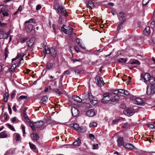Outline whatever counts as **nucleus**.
<instances>
[{
    "label": "nucleus",
    "instance_id": "nucleus-1",
    "mask_svg": "<svg viewBox=\"0 0 155 155\" xmlns=\"http://www.w3.org/2000/svg\"><path fill=\"white\" fill-rule=\"evenodd\" d=\"M54 7L55 9L57 10V12L58 13L61 14L65 16L68 15L66 10L63 6H60L58 3H56L55 4Z\"/></svg>",
    "mask_w": 155,
    "mask_h": 155
},
{
    "label": "nucleus",
    "instance_id": "nucleus-2",
    "mask_svg": "<svg viewBox=\"0 0 155 155\" xmlns=\"http://www.w3.org/2000/svg\"><path fill=\"white\" fill-rule=\"evenodd\" d=\"M112 94L107 93L104 95V97L101 100V101L104 103H107L111 100Z\"/></svg>",
    "mask_w": 155,
    "mask_h": 155
},
{
    "label": "nucleus",
    "instance_id": "nucleus-3",
    "mask_svg": "<svg viewBox=\"0 0 155 155\" xmlns=\"http://www.w3.org/2000/svg\"><path fill=\"white\" fill-rule=\"evenodd\" d=\"M82 101H86L87 102H88L90 100H92L93 98V96L91 93H88V94H84L82 95Z\"/></svg>",
    "mask_w": 155,
    "mask_h": 155
},
{
    "label": "nucleus",
    "instance_id": "nucleus-4",
    "mask_svg": "<svg viewBox=\"0 0 155 155\" xmlns=\"http://www.w3.org/2000/svg\"><path fill=\"white\" fill-rule=\"evenodd\" d=\"M96 84L99 86L101 87L102 85H104V83L103 80V78L97 76L95 78Z\"/></svg>",
    "mask_w": 155,
    "mask_h": 155
},
{
    "label": "nucleus",
    "instance_id": "nucleus-5",
    "mask_svg": "<svg viewBox=\"0 0 155 155\" xmlns=\"http://www.w3.org/2000/svg\"><path fill=\"white\" fill-rule=\"evenodd\" d=\"M134 110L132 109L128 108L123 111V113L126 116H130L134 113Z\"/></svg>",
    "mask_w": 155,
    "mask_h": 155
},
{
    "label": "nucleus",
    "instance_id": "nucleus-6",
    "mask_svg": "<svg viewBox=\"0 0 155 155\" xmlns=\"http://www.w3.org/2000/svg\"><path fill=\"white\" fill-rule=\"evenodd\" d=\"M141 77H142L145 82L146 83L149 81L150 78L151 77L150 75L148 73H145L144 74H142L141 75Z\"/></svg>",
    "mask_w": 155,
    "mask_h": 155
},
{
    "label": "nucleus",
    "instance_id": "nucleus-7",
    "mask_svg": "<svg viewBox=\"0 0 155 155\" xmlns=\"http://www.w3.org/2000/svg\"><path fill=\"white\" fill-rule=\"evenodd\" d=\"M147 93L148 95L153 94L155 93V86H152L150 88L147 87Z\"/></svg>",
    "mask_w": 155,
    "mask_h": 155
},
{
    "label": "nucleus",
    "instance_id": "nucleus-8",
    "mask_svg": "<svg viewBox=\"0 0 155 155\" xmlns=\"http://www.w3.org/2000/svg\"><path fill=\"white\" fill-rule=\"evenodd\" d=\"M117 146L118 147H120L125 145L124 141V138L123 137H119L117 140Z\"/></svg>",
    "mask_w": 155,
    "mask_h": 155
},
{
    "label": "nucleus",
    "instance_id": "nucleus-9",
    "mask_svg": "<svg viewBox=\"0 0 155 155\" xmlns=\"http://www.w3.org/2000/svg\"><path fill=\"white\" fill-rule=\"evenodd\" d=\"M31 138L33 141H37L39 139V135L36 133H32L30 135Z\"/></svg>",
    "mask_w": 155,
    "mask_h": 155
},
{
    "label": "nucleus",
    "instance_id": "nucleus-10",
    "mask_svg": "<svg viewBox=\"0 0 155 155\" xmlns=\"http://www.w3.org/2000/svg\"><path fill=\"white\" fill-rule=\"evenodd\" d=\"M71 112L72 115L74 117H76L79 114L78 110L75 107H72Z\"/></svg>",
    "mask_w": 155,
    "mask_h": 155
},
{
    "label": "nucleus",
    "instance_id": "nucleus-11",
    "mask_svg": "<svg viewBox=\"0 0 155 155\" xmlns=\"http://www.w3.org/2000/svg\"><path fill=\"white\" fill-rule=\"evenodd\" d=\"M14 139L16 141H20L21 137L20 134L18 133H15L13 135Z\"/></svg>",
    "mask_w": 155,
    "mask_h": 155
},
{
    "label": "nucleus",
    "instance_id": "nucleus-12",
    "mask_svg": "<svg viewBox=\"0 0 155 155\" xmlns=\"http://www.w3.org/2000/svg\"><path fill=\"white\" fill-rule=\"evenodd\" d=\"M35 39L34 38H31L27 42V45L28 47H31L35 42Z\"/></svg>",
    "mask_w": 155,
    "mask_h": 155
},
{
    "label": "nucleus",
    "instance_id": "nucleus-13",
    "mask_svg": "<svg viewBox=\"0 0 155 155\" xmlns=\"http://www.w3.org/2000/svg\"><path fill=\"white\" fill-rule=\"evenodd\" d=\"M95 114V111L93 109L90 110L87 112L86 114L90 117L93 116Z\"/></svg>",
    "mask_w": 155,
    "mask_h": 155
},
{
    "label": "nucleus",
    "instance_id": "nucleus-14",
    "mask_svg": "<svg viewBox=\"0 0 155 155\" xmlns=\"http://www.w3.org/2000/svg\"><path fill=\"white\" fill-rule=\"evenodd\" d=\"M135 103L137 105H143V101L140 98H137L135 100Z\"/></svg>",
    "mask_w": 155,
    "mask_h": 155
},
{
    "label": "nucleus",
    "instance_id": "nucleus-15",
    "mask_svg": "<svg viewBox=\"0 0 155 155\" xmlns=\"http://www.w3.org/2000/svg\"><path fill=\"white\" fill-rule=\"evenodd\" d=\"M44 124V122L42 121H39L35 122V126L36 128H40Z\"/></svg>",
    "mask_w": 155,
    "mask_h": 155
},
{
    "label": "nucleus",
    "instance_id": "nucleus-16",
    "mask_svg": "<svg viewBox=\"0 0 155 155\" xmlns=\"http://www.w3.org/2000/svg\"><path fill=\"white\" fill-rule=\"evenodd\" d=\"M94 2H93V0H88L87 4V7L92 9L94 7Z\"/></svg>",
    "mask_w": 155,
    "mask_h": 155
},
{
    "label": "nucleus",
    "instance_id": "nucleus-17",
    "mask_svg": "<svg viewBox=\"0 0 155 155\" xmlns=\"http://www.w3.org/2000/svg\"><path fill=\"white\" fill-rule=\"evenodd\" d=\"M26 30L27 32H30L33 29V26L32 25L29 24L26 27Z\"/></svg>",
    "mask_w": 155,
    "mask_h": 155
},
{
    "label": "nucleus",
    "instance_id": "nucleus-18",
    "mask_svg": "<svg viewBox=\"0 0 155 155\" xmlns=\"http://www.w3.org/2000/svg\"><path fill=\"white\" fill-rule=\"evenodd\" d=\"M70 126L76 130H78L80 129V127L77 124L75 123H72L70 124Z\"/></svg>",
    "mask_w": 155,
    "mask_h": 155
},
{
    "label": "nucleus",
    "instance_id": "nucleus-19",
    "mask_svg": "<svg viewBox=\"0 0 155 155\" xmlns=\"http://www.w3.org/2000/svg\"><path fill=\"white\" fill-rule=\"evenodd\" d=\"M143 33L146 35L147 36L149 35L150 34V28L148 26L146 27L143 31Z\"/></svg>",
    "mask_w": 155,
    "mask_h": 155
},
{
    "label": "nucleus",
    "instance_id": "nucleus-20",
    "mask_svg": "<svg viewBox=\"0 0 155 155\" xmlns=\"http://www.w3.org/2000/svg\"><path fill=\"white\" fill-rule=\"evenodd\" d=\"M124 146L126 148L130 149V150H133L134 148V146L131 143H128L126 144Z\"/></svg>",
    "mask_w": 155,
    "mask_h": 155
},
{
    "label": "nucleus",
    "instance_id": "nucleus-21",
    "mask_svg": "<svg viewBox=\"0 0 155 155\" xmlns=\"http://www.w3.org/2000/svg\"><path fill=\"white\" fill-rule=\"evenodd\" d=\"M73 99L74 101L77 103H81L82 101V100L78 96H74L73 97Z\"/></svg>",
    "mask_w": 155,
    "mask_h": 155
},
{
    "label": "nucleus",
    "instance_id": "nucleus-22",
    "mask_svg": "<svg viewBox=\"0 0 155 155\" xmlns=\"http://www.w3.org/2000/svg\"><path fill=\"white\" fill-rule=\"evenodd\" d=\"M81 144V141L79 138H78L73 143V144L75 146H80Z\"/></svg>",
    "mask_w": 155,
    "mask_h": 155
},
{
    "label": "nucleus",
    "instance_id": "nucleus-23",
    "mask_svg": "<svg viewBox=\"0 0 155 155\" xmlns=\"http://www.w3.org/2000/svg\"><path fill=\"white\" fill-rule=\"evenodd\" d=\"M9 35V32H7L4 33L2 35H0V39H6L8 38Z\"/></svg>",
    "mask_w": 155,
    "mask_h": 155
},
{
    "label": "nucleus",
    "instance_id": "nucleus-24",
    "mask_svg": "<svg viewBox=\"0 0 155 155\" xmlns=\"http://www.w3.org/2000/svg\"><path fill=\"white\" fill-rule=\"evenodd\" d=\"M48 97L46 96H43L41 99L40 102L41 104H45L48 100Z\"/></svg>",
    "mask_w": 155,
    "mask_h": 155
},
{
    "label": "nucleus",
    "instance_id": "nucleus-25",
    "mask_svg": "<svg viewBox=\"0 0 155 155\" xmlns=\"http://www.w3.org/2000/svg\"><path fill=\"white\" fill-rule=\"evenodd\" d=\"M15 153V151L14 150L12 149H10L7 150L6 152L5 155H7L9 154L12 155L14 154Z\"/></svg>",
    "mask_w": 155,
    "mask_h": 155
},
{
    "label": "nucleus",
    "instance_id": "nucleus-26",
    "mask_svg": "<svg viewBox=\"0 0 155 155\" xmlns=\"http://www.w3.org/2000/svg\"><path fill=\"white\" fill-rule=\"evenodd\" d=\"M51 55L54 57L55 58L56 56L57 53L55 49L53 48H51Z\"/></svg>",
    "mask_w": 155,
    "mask_h": 155
},
{
    "label": "nucleus",
    "instance_id": "nucleus-27",
    "mask_svg": "<svg viewBox=\"0 0 155 155\" xmlns=\"http://www.w3.org/2000/svg\"><path fill=\"white\" fill-rule=\"evenodd\" d=\"M129 62L130 64H140V62L137 60L133 59L130 60Z\"/></svg>",
    "mask_w": 155,
    "mask_h": 155
},
{
    "label": "nucleus",
    "instance_id": "nucleus-28",
    "mask_svg": "<svg viewBox=\"0 0 155 155\" xmlns=\"http://www.w3.org/2000/svg\"><path fill=\"white\" fill-rule=\"evenodd\" d=\"M92 100H90L89 101V102L90 103L93 105H95L97 103V101L94 99V97H93V98L92 99Z\"/></svg>",
    "mask_w": 155,
    "mask_h": 155
},
{
    "label": "nucleus",
    "instance_id": "nucleus-29",
    "mask_svg": "<svg viewBox=\"0 0 155 155\" xmlns=\"http://www.w3.org/2000/svg\"><path fill=\"white\" fill-rule=\"evenodd\" d=\"M7 134L5 132H2L0 133V138H6L7 137Z\"/></svg>",
    "mask_w": 155,
    "mask_h": 155
},
{
    "label": "nucleus",
    "instance_id": "nucleus-30",
    "mask_svg": "<svg viewBox=\"0 0 155 155\" xmlns=\"http://www.w3.org/2000/svg\"><path fill=\"white\" fill-rule=\"evenodd\" d=\"M36 22V21L35 19L34 18H31L29 19L28 21H26L25 23H35Z\"/></svg>",
    "mask_w": 155,
    "mask_h": 155
},
{
    "label": "nucleus",
    "instance_id": "nucleus-31",
    "mask_svg": "<svg viewBox=\"0 0 155 155\" xmlns=\"http://www.w3.org/2000/svg\"><path fill=\"white\" fill-rule=\"evenodd\" d=\"M119 20L121 21V23L124 24V22L125 21L126 18L124 15H121L120 18H119Z\"/></svg>",
    "mask_w": 155,
    "mask_h": 155
},
{
    "label": "nucleus",
    "instance_id": "nucleus-32",
    "mask_svg": "<svg viewBox=\"0 0 155 155\" xmlns=\"http://www.w3.org/2000/svg\"><path fill=\"white\" fill-rule=\"evenodd\" d=\"M149 81L152 85L154 84H155V78L153 77H151Z\"/></svg>",
    "mask_w": 155,
    "mask_h": 155
},
{
    "label": "nucleus",
    "instance_id": "nucleus-33",
    "mask_svg": "<svg viewBox=\"0 0 155 155\" xmlns=\"http://www.w3.org/2000/svg\"><path fill=\"white\" fill-rule=\"evenodd\" d=\"M97 124L94 122H93L90 123L89 125V127H97Z\"/></svg>",
    "mask_w": 155,
    "mask_h": 155
},
{
    "label": "nucleus",
    "instance_id": "nucleus-34",
    "mask_svg": "<svg viewBox=\"0 0 155 155\" xmlns=\"http://www.w3.org/2000/svg\"><path fill=\"white\" fill-rule=\"evenodd\" d=\"M73 29L71 26H69L68 28V32L70 33V34L72 35V34Z\"/></svg>",
    "mask_w": 155,
    "mask_h": 155
},
{
    "label": "nucleus",
    "instance_id": "nucleus-35",
    "mask_svg": "<svg viewBox=\"0 0 155 155\" xmlns=\"http://www.w3.org/2000/svg\"><path fill=\"white\" fill-rule=\"evenodd\" d=\"M53 66V64L51 63H48L47 65V68L48 69L50 70L52 68Z\"/></svg>",
    "mask_w": 155,
    "mask_h": 155
},
{
    "label": "nucleus",
    "instance_id": "nucleus-36",
    "mask_svg": "<svg viewBox=\"0 0 155 155\" xmlns=\"http://www.w3.org/2000/svg\"><path fill=\"white\" fill-rule=\"evenodd\" d=\"M29 146L30 148L32 149H35L36 148V146L34 144L31 143V142H29Z\"/></svg>",
    "mask_w": 155,
    "mask_h": 155
},
{
    "label": "nucleus",
    "instance_id": "nucleus-37",
    "mask_svg": "<svg viewBox=\"0 0 155 155\" xmlns=\"http://www.w3.org/2000/svg\"><path fill=\"white\" fill-rule=\"evenodd\" d=\"M6 125L9 128L13 131H15L16 130L14 127L9 124H7Z\"/></svg>",
    "mask_w": 155,
    "mask_h": 155
},
{
    "label": "nucleus",
    "instance_id": "nucleus-38",
    "mask_svg": "<svg viewBox=\"0 0 155 155\" xmlns=\"http://www.w3.org/2000/svg\"><path fill=\"white\" fill-rule=\"evenodd\" d=\"M3 116L4 118L5 121H6L8 120L9 117L8 116L7 113H4Z\"/></svg>",
    "mask_w": 155,
    "mask_h": 155
},
{
    "label": "nucleus",
    "instance_id": "nucleus-39",
    "mask_svg": "<svg viewBox=\"0 0 155 155\" xmlns=\"http://www.w3.org/2000/svg\"><path fill=\"white\" fill-rule=\"evenodd\" d=\"M65 26V25H62L61 27V30L65 34H67L68 31L67 29L65 28L64 27Z\"/></svg>",
    "mask_w": 155,
    "mask_h": 155
},
{
    "label": "nucleus",
    "instance_id": "nucleus-40",
    "mask_svg": "<svg viewBox=\"0 0 155 155\" xmlns=\"http://www.w3.org/2000/svg\"><path fill=\"white\" fill-rule=\"evenodd\" d=\"M28 97L25 95H21L18 98V101H20L22 100L27 99Z\"/></svg>",
    "mask_w": 155,
    "mask_h": 155
},
{
    "label": "nucleus",
    "instance_id": "nucleus-41",
    "mask_svg": "<svg viewBox=\"0 0 155 155\" xmlns=\"http://www.w3.org/2000/svg\"><path fill=\"white\" fill-rule=\"evenodd\" d=\"M117 60L119 62H122L124 63H125L127 61L126 59L122 58H119Z\"/></svg>",
    "mask_w": 155,
    "mask_h": 155
},
{
    "label": "nucleus",
    "instance_id": "nucleus-42",
    "mask_svg": "<svg viewBox=\"0 0 155 155\" xmlns=\"http://www.w3.org/2000/svg\"><path fill=\"white\" fill-rule=\"evenodd\" d=\"M9 53V52L8 51V49L7 48H6L5 49V59H6L7 57L8 56V54Z\"/></svg>",
    "mask_w": 155,
    "mask_h": 155
},
{
    "label": "nucleus",
    "instance_id": "nucleus-43",
    "mask_svg": "<svg viewBox=\"0 0 155 155\" xmlns=\"http://www.w3.org/2000/svg\"><path fill=\"white\" fill-rule=\"evenodd\" d=\"M8 12V10H6L5 12H3L2 13V16L5 17V16H8L9 14Z\"/></svg>",
    "mask_w": 155,
    "mask_h": 155
},
{
    "label": "nucleus",
    "instance_id": "nucleus-44",
    "mask_svg": "<svg viewBox=\"0 0 155 155\" xmlns=\"http://www.w3.org/2000/svg\"><path fill=\"white\" fill-rule=\"evenodd\" d=\"M9 97V94L8 93H6L5 94V96L4 99V101H6Z\"/></svg>",
    "mask_w": 155,
    "mask_h": 155
},
{
    "label": "nucleus",
    "instance_id": "nucleus-45",
    "mask_svg": "<svg viewBox=\"0 0 155 155\" xmlns=\"http://www.w3.org/2000/svg\"><path fill=\"white\" fill-rule=\"evenodd\" d=\"M45 52L46 53V54H51V48H49L47 49H45Z\"/></svg>",
    "mask_w": 155,
    "mask_h": 155
},
{
    "label": "nucleus",
    "instance_id": "nucleus-46",
    "mask_svg": "<svg viewBox=\"0 0 155 155\" xmlns=\"http://www.w3.org/2000/svg\"><path fill=\"white\" fill-rule=\"evenodd\" d=\"M71 61H72V62L73 63H75V62H76L77 61H79V62L81 60L80 59H74L73 58H71Z\"/></svg>",
    "mask_w": 155,
    "mask_h": 155
},
{
    "label": "nucleus",
    "instance_id": "nucleus-47",
    "mask_svg": "<svg viewBox=\"0 0 155 155\" xmlns=\"http://www.w3.org/2000/svg\"><path fill=\"white\" fill-rule=\"evenodd\" d=\"M28 39V38H20V41L21 42L23 43L25 42Z\"/></svg>",
    "mask_w": 155,
    "mask_h": 155
},
{
    "label": "nucleus",
    "instance_id": "nucleus-48",
    "mask_svg": "<svg viewBox=\"0 0 155 155\" xmlns=\"http://www.w3.org/2000/svg\"><path fill=\"white\" fill-rule=\"evenodd\" d=\"M30 125L31 128H32V129L33 130H35V122L30 123Z\"/></svg>",
    "mask_w": 155,
    "mask_h": 155
},
{
    "label": "nucleus",
    "instance_id": "nucleus-49",
    "mask_svg": "<svg viewBox=\"0 0 155 155\" xmlns=\"http://www.w3.org/2000/svg\"><path fill=\"white\" fill-rule=\"evenodd\" d=\"M81 133H84L86 131V129L84 127H80V129L79 130Z\"/></svg>",
    "mask_w": 155,
    "mask_h": 155
},
{
    "label": "nucleus",
    "instance_id": "nucleus-50",
    "mask_svg": "<svg viewBox=\"0 0 155 155\" xmlns=\"http://www.w3.org/2000/svg\"><path fill=\"white\" fill-rule=\"evenodd\" d=\"M24 117L25 119H28V116L26 112V110H24L23 113Z\"/></svg>",
    "mask_w": 155,
    "mask_h": 155
},
{
    "label": "nucleus",
    "instance_id": "nucleus-51",
    "mask_svg": "<svg viewBox=\"0 0 155 155\" xmlns=\"http://www.w3.org/2000/svg\"><path fill=\"white\" fill-rule=\"evenodd\" d=\"M21 128H22V130L23 133V135L24 136H25L24 135V134H25V127L24 126V125L22 124L21 126Z\"/></svg>",
    "mask_w": 155,
    "mask_h": 155
},
{
    "label": "nucleus",
    "instance_id": "nucleus-52",
    "mask_svg": "<svg viewBox=\"0 0 155 155\" xmlns=\"http://www.w3.org/2000/svg\"><path fill=\"white\" fill-rule=\"evenodd\" d=\"M5 28H1L0 29V35H2L5 32Z\"/></svg>",
    "mask_w": 155,
    "mask_h": 155
},
{
    "label": "nucleus",
    "instance_id": "nucleus-53",
    "mask_svg": "<svg viewBox=\"0 0 155 155\" xmlns=\"http://www.w3.org/2000/svg\"><path fill=\"white\" fill-rule=\"evenodd\" d=\"M119 121V119H115L113 120L112 123L113 124H115L118 123Z\"/></svg>",
    "mask_w": 155,
    "mask_h": 155
},
{
    "label": "nucleus",
    "instance_id": "nucleus-54",
    "mask_svg": "<svg viewBox=\"0 0 155 155\" xmlns=\"http://www.w3.org/2000/svg\"><path fill=\"white\" fill-rule=\"evenodd\" d=\"M150 1L149 0H143V5H145L148 4Z\"/></svg>",
    "mask_w": 155,
    "mask_h": 155
},
{
    "label": "nucleus",
    "instance_id": "nucleus-55",
    "mask_svg": "<svg viewBox=\"0 0 155 155\" xmlns=\"http://www.w3.org/2000/svg\"><path fill=\"white\" fill-rule=\"evenodd\" d=\"M123 24L120 23L118 25L117 28V30L119 31L122 27V25Z\"/></svg>",
    "mask_w": 155,
    "mask_h": 155
},
{
    "label": "nucleus",
    "instance_id": "nucleus-56",
    "mask_svg": "<svg viewBox=\"0 0 155 155\" xmlns=\"http://www.w3.org/2000/svg\"><path fill=\"white\" fill-rule=\"evenodd\" d=\"M112 92L113 94H117L119 93V91L118 90H113L112 91Z\"/></svg>",
    "mask_w": 155,
    "mask_h": 155
},
{
    "label": "nucleus",
    "instance_id": "nucleus-57",
    "mask_svg": "<svg viewBox=\"0 0 155 155\" xmlns=\"http://www.w3.org/2000/svg\"><path fill=\"white\" fill-rule=\"evenodd\" d=\"M6 11V8L5 7H2L0 10V14L1 13H3Z\"/></svg>",
    "mask_w": 155,
    "mask_h": 155
},
{
    "label": "nucleus",
    "instance_id": "nucleus-58",
    "mask_svg": "<svg viewBox=\"0 0 155 155\" xmlns=\"http://www.w3.org/2000/svg\"><path fill=\"white\" fill-rule=\"evenodd\" d=\"M54 91L58 94H62L61 92L60 91V90L59 89H54Z\"/></svg>",
    "mask_w": 155,
    "mask_h": 155
},
{
    "label": "nucleus",
    "instance_id": "nucleus-59",
    "mask_svg": "<svg viewBox=\"0 0 155 155\" xmlns=\"http://www.w3.org/2000/svg\"><path fill=\"white\" fill-rule=\"evenodd\" d=\"M98 147V144H94L92 146V149L94 150V149H97Z\"/></svg>",
    "mask_w": 155,
    "mask_h": 155
},
{
    "label": "nucleus",
    "instance_id": "nucleus-60",
    "mask_svg": "<svg viewBox=\"0 0 155 155\" xmlns=\"http://www.w3.org/2000/svg\"><path fill=\"white\" fill-rule=\"evenodd\" d=\"M7 25V23H2L0 21V27H3Z\"/></svg>",
    "mask_w": 155,
    "mask_h": 155
},
{
    "label": "nucleus",
    "instance_id": "nucleus-61",
    "mask_svg": "<svg viewBox=\"0 0 155 155\" xmlns=\"http://www.w3.org/2000/svg\"><path fill=\"white\" fill-rule=\"evenodd\" d=\"M15 94L14 91H13L11 93V96L12 99H13L15 96Z\"/></svg>",
    "mask_w": 155,
    "mask_h": 155
},
{
    "label": "nucleus",
    "instance_id": "nucleus-62",
    "mask_svg": "<svg viewBox=\"0 0 155 155\" xmlns=\"http://www.w3.org/2000/svg\"><path fill=\"white\" fill-rule=\"evenodd\" d=\"M89 137L90 139L92 140H93L94 139V135L92 134H90Z\"/></svg>",
    "mask_w": 155,
    "mask_h": 155
},
{
    "label": "nucleus",
    "instance_id": "nucleus-63",
    "mask_svg": "<svg viewBox=\"0 0 155 155\" xmlns=\"http://www.w3.org/2000/svg\"><path fill=\"white\" fill-rule=\"evenodd\" d=\"M75 73L76 74H78L81 72V70L80 69H75L74 70Z\"/></svg>",
    "mask_w": 155,
    "mask_h": 155
},
{
    "label": "nucleus",
    "instance_id": "nucleus-64",
    "mask_svg": "<svg viewBox=\"0 0 155 155\" xmlns=\"http://www.w3.org/2000/svg\"><path fill=\"white\" fill-rule=\"evenodd\" d=\"M147 126L150 129H153L154 127V126L152 124H148Z\"/></svg>",
    "mask_w": 155,
    "mask_h": 155
}]
</instances>
